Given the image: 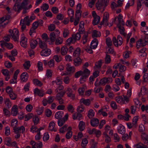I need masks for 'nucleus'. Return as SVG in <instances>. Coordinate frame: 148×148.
I'll return each instance as SVG.
<instances>
[{
  "label": "nucleus",
  "mask_w": 148,
  "mask_h": 148,
  "mask_svg": "<svg viewBox=\"0 0 148 148\" xmlns=\"http://www.w3.org/2000/svg\"><path fill=\"white\" fill-rule=\"evenodd\" d=\"M81 35L79 32L73 34L71 37L68 38L66 41V44L68 45L71 44H74L75 42L80 40Z\"/></svg>",
  "instance_id": "nucleus-1"
},
{
  "label": "nucleus",
  "mask_w": 148,
  "mask_h": 148,
  "mask_svg": "<svg viewBox=\"0 0 148 148\" xmlns=\"http://www.w3.org/2000/svg\"><path fill=\"white\" fill-rule=\"evenodd\" d=\"M9 32L12 39L15 41L18 42L19 39V32L17 28L10 29Z\"/></svg>",
  "instance_id": "nucleus-2"
},
{
  "label": "nucleus",
  "mask_w": 148,
  "mask_h": 148,
  "mask_svg": "<svg viewBox=\"0 0 148 148\" xmlns=\"http://www.w3.org/2000/svg\"><path fill=\"white\" fill-rule=\"evenodd\" d=\"M108 1V0L106 1L105 4V0H97L96 3V7L98 10H102L103 11L104 10L105 7L107 5Z\"/></svg>",
  "instance_id": "nucleus-3"
},
{
  "label": "nucleus",
  "mask_w": 148,
  "mask_h": 148,
  "mask_svg": "<svg viewBox=\"0 0 148 148\" xmlns=\"http://www.w3.org/2000/svg\"><path fill=\"white\" fill-rule=\"evenodd\" d=\"M109 14L107 12H105L103 14V19L101 22V24H104L105 25H107L109 27L111 26L112 25V23H108Z\"/></svg>",
  "instance_id": "nucleus-4"
},
{
  "label": "nucleus",
  "mask_w": 148,
  "mask_h": 148,
  "mask_svg": "<svg viewBox=\"0 0 148 148\" xmlns=\"http://www.w3.org/2000/svg\"><path fill=\"white\" fill-rule=\"evenodd\" d=\"M112 40L114 45L116 47L121 46L123 43L122 38L120 36H118L117 39L114 37Z\"/></svg>",
  "instance_id": "nucleus-5"
},
{
  "label": "nucleus",
  "mask_w": 148,
  "mask_h": 148,
  "mask_svg": "<svg viewBox=\"0 0 148 148\" xmlns=\"http://www.w3.org/2000/svg\"><path fill=\"white\" fill-rule=\"evenodd\" d=\"M20 44L23 47L25 48L27 45V39L23 34H22L21 36Z\"/></svg>",
  "instance_id": "nucleus-6"
},
{
  "label": "nucleus",
  "mask_w": 148,
  "mask_h": 148,
  "mask_svg": "<svg viewBox=\"0 0 148 148\" xmlns=\"http://www.w3.org/2000/svg\"><path fill=\"white\" fill-rule=\"evenodd\" d=\"M65 92L68 97L73 100L75 99V95L73 93V91L71 88L69 87L67 88Z\"/></svg>",
  "instance_id": "nucleus-7"
},
{
  "label": "nucleus",
  "mask_w": 148,
  "mask_h": 148,
  "mask_svg": "<svg viewBox=\"0 0 148 148\" xmlns=\"http://www.w3.org/2000/svg\"><path fill=\"white\" fill-rule=\"evenodd\" d=\"M29 16H26L23 20H21L20 21V25L21 26V29L22 30H24L26 26L25 25L26 24L27 25H29L30 22L28 21Z\"/></svg>",
  "instance_id": "nucleus-8"
},
{
  "label": "nucleus",
  "mask_w": 148,
  "mask_h": 148,
  "mask_svg": "<svg viewBox=\"0 0 148 148\" xmlns=\"http://www.w3.org/2000/svg\"><path fill=\"white\" fill-rule=\"evenodd\" d=\"M108 132L110 135H112L113 134V130L110 125H107L105 126L104 132L103 134H107Z\"/></svg>",
  "instance_id": "nucleus-9"
},
{
  "label": "nucleus",
  "mask_w": 148,
  "mask_h": 148,
  "mask_svg": "<svg viewBox=\"0 0 148 148\" xmlns=\"http://www.w3.org/2000/svg\"><path fill=\"white\" fill-rule=\"evenodd\" d=\"M34 94L35 95H38L40 97H42L45 94L44 91L43 90H39L38 88L34 89Z\"/></svg>",
  "instance_id": "nucleus-10"
},
{
  "label": "nucleus",
  "mask_w": 148,
  "mask_h": 148,
  "mask_svg": "<svg viewBox=\"0 0 148 148\" xmlns=\"http://www.w3.org/2000/svg\"><path fill=\"white\" fill-rule=\"evenodd\" d=\"M1 72L3 75L5 77V79L8 81L10 78V74L9 71L6 69H3L1 70Z\"/></svg>",
  "instance_id": "nucleus-11"
},
{
  "label": "nucleus",
  "mask_w": 148,
  "mask_h": 148,
  "mask_svg": "<svg viewBox=\"0 0 148 148\" xmlns=\"http://www.w3.org/2000/svg\"><path fill=\"white\" fill-rule=\"evenodd\" d=\"M117 131L119 134H123L125 132V127L122 124H119L117 127Z\"/></svg>",
  "instance_id": "nucleus-12"
},
{
  "label": "nucleus",
  "mask_w": 148,
  "mask_h": 148,
  "mask_svg": "<svg viewBox=\"0 0 148 148\" xmlns=\"http://www.w3.org/2000/svg\"><path fill=\"white\" fill-rule=\"evenodd\" d=\"M112 79L111 77H105L101 79L100 80V84L101 85H105L107 83H110L112 82Z\"/></svg>",
  "instance_id": "nucleus-13"
},
{
  "label": "nucleus",
  "mask_w": 148,
  "mask_h": 148,
  "mask_svg": "<svg viewBox=\"0 0 148 148\" xmlns=\"http://www.w3.org/2000/svg\"><path fill=\"white\" fill-rule=\"evenodd\" d=\"M10 16L9 15L3 17L0 19V26H1V24H2L5 21L6 22L3 23L4 26L7 25L8 23V20L10 18Z\"/></svg>",
  "instance_id": "nucleus-14"
},
{
  "label": "nucleus",
  "mask_w": 148,
  "mask_h": 148,
  "mask_svg": "<svg viewBox=\"0 0 148 148\" xmlns=\"http://www.w3.org/2000/svg\"><path fill=\"white\" fill-rule=\"evenodd\" d=\"M51 53V51L50 49H45L41 51L40 55L42 56H47L50 55Z\"/></svg>",
  "instance_id": "nucleus-15"
},
{
  "label": "nucleus",
  "mask_w": 148,
  "mask_h": 148,
  "mask_svg": "<svg viewBox=\"0 0 148 148\" xmlns=\"http://www.w3.org/2000/svg\"><path fill=\"white\" fill-rule=\"evenodd\" d=\"M48 130L49 131L56 132L57 130L55 127V123L53 121H51L49 124Z\"/></svg>",
  "instance_id": "nucleus-16"
},
{
  "label": "nucleus",
  "mask_w": 148,
  "mask_h": 148,
  "mask_svg": "<svg viewBox=\"0 0 148 148\" xmlns=\"http://www.w3.org/2000/svg\"><path fill=\"white\" fill-rule=\"evenodd\" d=\"M117 18H118L117 21H118V23L117 26H118V25H125V22L122 19V16L121 14H119L118 17H116L115 19Z\"/></svg>",
  "instance_id": "nucleus-17"
},
{
  "label": "nucleus",
  "mask_w": 148,
  "mask_h": 148,
  "mask_svg": "<svg viewBox=\"0 0 148 148\" xmlns=\"http://www.w3.org/2000/svg\"><path fill=\"white\" fill-rule=\"evenodd\" d=\"M49 38L50 41L49 43V44L51 45L56 40V35L54 32H52L50 34Z\"/></svg>",
  "instance_id": "nucleus-18"
},
{
  "label": "nucleus",
  "mask_w": 148,
  "mask_h": 148,
  "mask_svg": "<svg viewBox=\"0 0 148 148\" xmlns=\"http://www.w3.org/2000/svg\"><path fill=\"white\" fill-rule=\"evenodd\" d=\"M18 107L17 106L14 105L11 108V113L13 116L16 115L18 114Z\"/></svg>",
  "instance_id": "nucleus-19"
},
{
  "label": "nucleus",
  "mask_w": 148,
  "mask_h": 148,
  "mask_svg": "<svg viewBox=\"0 0 148 148\" xmlns=\"http://www.w3.org/2000/svg\"><path fill=\"white\" fill-rule=\"evenodd\" d=\"M90 123L92 127H97L99 123V121L98 119L94 118L91 120Z\"/></svg>",
  "instance_id": "nucleus-20"
},
{
  "label": "nucleus",
  "mask_w": 148,
  "mask_h": 148,
  "mask_svg": "<svg viewBox=\"0 0 148 148\" xmlns=\"http://www.w3.org/2000/svg\"><path fill=\"white\" fill-rule=\"evenodd\" d=\"M73 118L74 120L77 119L80 120L82 119V115L79 113H76L73 114L72 115Z\"/></svg>",
  "instance_id": "nucleus-21"
},
{
  "label": "nucleus",
  "mask_w": 148,
  "mask_h": 148,
  "mask_svg": "<svg viewBox=\"0 0 148 148\" xmlns=\"http://www.w3.org/2000/svg\"><path fill=\"white\" fill-rule=\"evenodd\" d=\"M98 42L96 39H94L91 42L90 44V47L93 49H96L98 45Z\"/></svg>",
  "instance_id": "nucleus-22"
},
{
  "label": "nucleus",
  "mask_w": 148,
  "mask_h": 148,
  "mask_svg": "<svg viewBox=\"0 0 148 148\" xmlns=\"http://www.w3.org/2000/svg\"><path fill=\"white\" fill-rule=\"evenodd\" d=\"M28 78V75L27 72L23 73L21 76V79L23 82H26Z\"/></svg>",
  "instance_id": "nucleus-23"
},
{
  "label": "nucleus",
  "mask_w": 148,
  "mask_h": 148,
  "mask_svg": "<svg viewBox=\"0 0 148 148\" xmlns=\"http://www.w3.org/2000/svg\"><path fill=\"white\" fill-rule=\"evenodd\" d=\"M80 102L81 103H83L86 106H88L90 103V101L88 99H85L84 98H82L80 99Z\"/></svg>",
  "instance_id": "nucleus-24"
},
{
  "label": "nucleus",
  "mask_w": 148,
  "mask_h": 148,
  "mask_svg": "<svg viewBox=\"0 0 148 148\" xmlns=\"http://www.w3.org/2000/svg\"><path fill=\"white\" fill-rule=\"evenodd\" d=\"M146 50L145 47H143L142 49L139 51V56L141 58L146 56L147 55L145 51Z\"/></svg>",
  "instance_id": "nucleus-25"
},
{
  "label": "nucleus",
  "mask_w": 148,
  "mask_h": 148,
  "mask_svg": "<svg viewBox=\"0 0 148 148\" xmlns=\"http://www.w3.org/2000/svg\"><path fill=\"white\" fill-rule=\"evenodd\" d=\"M66 67L67 71L70 73H72L75 71L74 67L73 66H71L69 64H67Z\"/></svg>",
  "instance_id": "nucleus-26"
},
{
  "label": "nucleus",
  "mask_w": 148,
  "mask_h": 148,
  "mask_svg": "<svg viewBox=\"0 0 148 148\" xmlns=\"http://www.w3.org/2000/svg\"><path fill=\"white\" fill-rule=\"evenodd\" d=\"M37 40H39V44L41 48L45 49L47 48V45L45 42H43L39 38H38Z\"/></svg>",
  "instance_id": "nucleus-27"
},
{
  "label": "nucleus",
  "mask_w": 148,
  "mask_h": 148,
  "mask_svg": "<svg viewBox=\"0 0 148 148\" xmlns=\"http://www.w3.org/2000/svg\"><path fill=\"white\" fill-rule=\"evenodd\" d=\"M42 21L41 20L35 21L33 23L32 27L36 29L39 25L42 24Z\"/></svg>",
  "instance_id": "nucleus-28"
},
{
  "label": "nucleus",
  "mask_w": 148,
  "mask_h": 148,
  "mask_svg": "<svg viewBox=\"0 0 148 148\" xmlns=\"http://www.w3.org/2000/svg\"><path fill=\"white\" fill-rule=\"evenodd\" d=\"M54 83H56L57 85H60L62 83V78L60 77H56L55 81H53L52 82V85H53Z\"/></svg>",
  "instance_id": "nucleus-29"
},
{
  "label": "nucleus",
  "mask_w": 148,
  "mask_h": 148,
  "mask_svg": "<svg viewBox=\"0 0 148 148\" xmlns=\"http://www.w3.org/2000/svg\"><path fill=\"white\" fill-rule=\"evenodd\" d=\"M74 64L75 66H78L80 65L82 63V60L79 57L74 59Z\"/></svg>",
  "instance_id": "nucleus-30"
},
{
  "label": "nucleus",
  "mask_w": 148,
  "mask_h": 148,
  "mask_svg": "<svg viewBox=\"0 0 148 148\" xmlns=\"http://www.w3.org/2000/svg\"><path fill=\"white\" fill-rule=\"evenodd\" d=\"M146 94H147V91L146 88L143 86L141 88L140 92L138 94V95L139 97H141Z\"/></svg>",
  "instance_id": "nucleus-31"
},
{
  "label": "nucleus",
  "mask_w": 148,
  "mask_h": 148,
  "mask_svg": "<svg viewBox=\"0 0 148 148\" xmlns=\"http://www.w3.org/2000/svg\"><path fill=\"white\" fill-rule=\"evenodd\" d=\"M116 102L118 103L121 104L125 103V101L123 98L121 96H118L115 98Z\"/></svg>",
  "instance_id": "nucleus-32"
},
{
  "label": "nucleus",
  "mask_w": 148,
  "mask_h": 148,
  "mask_svg": "<svg viewBox=\"0 0 148 148\" xmlns=\"http://www.w3.org/2000/svg\"><path fill=\"white\" fill-rule=\"evenodd\" d=\"M38 44L37 41L35 40H31L30 42V47L32 49H34Z\"/></svg>",
  "instance_id": "nucleus-33"
},
{
  "label": "nucleus",
  "mask_w": 148,
  "mask_h": 148,
  "mask_svg": "<svg viewBox=\"0 0 148 148\" xmlns=\"http://www.w3.org/2000/svg\"><path fill=\"white\" fill-rule=\"evenodd\" d=\"M12 141V139L10 137H6L4 139V144L8 146L11 145L10 143Z\"/></svg>",
  "instance_id": "nucleus-34"
},
{
  "label": "nucleus",
  "mask_w": 148,
  "mask_h": 148,
  "mask_svg": "<svg viewBox=\"0 0 148 148\" xmlns=\"http://www.w3.org/2000/svg\"><path fill=\"white\" fill-rule=\"evenodd\" d=\"M103 137L104 138L105 142L107 143H109L111 141V139L108 135V134H103Z\"/></svg>",
  "instance_id": "nucleus-35"
},
{
  "label": "nucleus",
  "mask_w": 148,
  "mask_h": 148,
  "mask_svg": "<svg viewBox=\"0 0 148 148\" xmlns=\"http://www.w3.org/2000/svg\"><path fill=\"white\" fill-rule=\"evenodd\" d=\"M68 51V48L66 46H63L61 49V54L62 56H64L67 53Z\"/></svg>",
  "instance_id": "nucleus-36"
},
{
  "label": "nucleus",
  "mask_w": 148,
  "mask_h": 148,
  "mask_svg": "<svg viewBox=\"0 0 148 148\" xmlns=\"http://www.w3.org/2000/svg\"><path fill=\"white\" fill-rule=\"evenodd\" d=\"M63 111H58L56 113L55 115V117L56 119H60L63 116Z\"/></svg>",
  "instance_id": "nucleus-37"
},
{
  "label": "nucleus",
  "mask_w": 148,
  "mask_h": 148,
  "mask_svg": "<svg viewBox=\"0 0 148 148\" xmlns=\"http://www.w3.org/2000/svg\"><path fill=\"white\" fill-rule=\"evenodd\" d=\"M4 102L7 108H10L11 107L12 103L9 99H6L4 101Z\"/></svg>",
  "instance_id": "nucleus-38"
},
{
  "label": "nucleus",
  "mask_w": 148,
  "mask_h": 148,
  "mask_svg": "<svg viewBox=\"0 0 148 148\" xmlns=\"http://www.w3.org/2000/svg\"><path fill=\"white\" fill-rule=\"evenodd\" d=\"M101 36V34L99 32L96 30H93L92 34V36L93 38L99 37Z\"/></svg>",
  "instance_id": "nucleus-39"
},
{
  "label": "nucleus",
  "mask_w": 148,
  "mask_h": 148,
  "mask_svg": "<svg viewBox=\"0 0 148 148\" xmlns=\"http://www.w3.org/2000/svg\"><path fill=\"white\" fill-rule=\"evenodd\" d=\"M63 42V38L60 37H58L56 39L55 44L56 45H58L62 44Z\"/></svg>",
  "instance_id": "nucleus-40"
},
{
  "label": "nucleus",
  "mask_w": 148,
  "mask_h": 148,
  "mask_svg": "<svg viewBox=\"0 0 148 148\" xmlns=\"http://www.w3.org/2000/svg\"><path fill=\"white\" fill-rule=\"evenodd\" d=\"M53 71L51 69H48L46 71L45 76L48 78H51L52 75Z\"/></svg>",
  "instance_id": "nucleus-41"
},
{
  "label": "nucleus",
  "mask_w": 148,
  "mask_h": 148,
  "mask_svg": "<svg viewBox=\"0 0 148 148\" xmlns=\"http://www.w3.org/2000/svg\"><path fill=\"white\" fill-rule=\"evenodd\" d=\"M81 53V49L79 47H77L73 53V56L75 57L79 56Z\"/></svg>",
  "instance_id": "nucleus-42"
},
{
  "label": "nucleus",
  "mask_w": 148,
  "mask_h": 148,
  "mask_svg": "<svg viewBox=\"0 0 148 148\" xmlns=\"http://www.w3.org/2000/svg\"><path fill=\"white\" fill-rule=\"evenodd\" d=\"M83 136V134L82 132H79L78 133L77 135H74L73 136V139L75 141H77L79 139H80Z\"/></svg>",
  "instance_id": "nucleus-43"
},
{
  "label": "nucleus",
  "mask_w": 148,
  "mask_h": 148,
  "mask_svg": "<svg viewBox=\"0 0 148 148\" xmlns=\"http://www.w3.org/2000/svg\"><path fill=\"white\" fill-rule=\"evenodd\" d=\"M69 130L68 132L66 134V138L67 139H69L71 138L72 135V132L70 131L71 130V127H69L68 129Z\"/></svg>",
  "instance_id": "nucleus-44"
},
{
  "label": "nucleus",
  "mask_w": 148,
  "mask_h": 148,
  "mask_svg": "<svg viewBox=\"0 0 148 148\" xmlns=\"http://www.w3.org/2000/svg\"><path fill=\"white\" fill-rule=\"evenodd\" d=\"M21 0H14V1L16 3L15 4L13 8L16 11H18L19 10V6L17 3H19Z\"/></svg>",
  "instance_id": "nucleus-45"
},
{
  "label": "nucleus",
  "mask_w": 148,
  "mask_h": 148,
  "mask_svg": "<svg viewBox=\"0 0 148 148\" xmlns=\"http://www.w3.org/2000/svg\"><path fill=\"white\" fill-rule=\"evenodd\" d=\"M88 35V32H86L84 33L82 40L83 44H84L87 42Z\"/></svg>",
  "instance_id": "nucleus-46"
},
{
  "label": "nucleus",
  "mask_w": 148,
  "mask_h": 148,
  "mask_svg": "<svg viewBox=\"0 0 148 148\" xmlns=\"http://www.w3.org/2000/svg\"><path fill=\"white\" fill-rule=\"evenodd\" d=\"M79 130L82 131L84 130L85 128V123L82 121H81L79 124Z\"/></svg>",
  "instance_id": "nucleus-47"
},
{
  "label": "nucleus",
  "mask_w": 148,
  "mask_h": 148,
  "mask_svg": "<svg viewBox=\"0 0 148 148\" xmlns=\"http://www.w3.org/2000/svg\"><path fill=\"white\" fill-rule=\"evenodd\" d=\"M143 46H145L148 45V38L145 37V38L140 39Z\"/></svg>",
  "instance_id": "nucleus-48"
},
{
  "label": "nucleus",
  "mask_w": 148,
  "mask_h": 148,
  "mask_svg": "<svg viewBox=\"0 0 148 148\" xmlns=\"http://www.w3.org/2000/svg\"><path fill=\"white\" fill-rule=\"evenodd\" d=\"M3 114L4 116H7L9 117L10 115V111L5 108H4L3 109Z\"/></svg>",
  "instance_id": "nucleus-49"
},
{
  "label": "nucleus",
  "mask_w": 148,
  "mask_h": 148,
  "mask_svg": "<svg viewBox=\"0 0 148 148\" xmlns=\"http://www.w3.org/2000/svg\"><path fill=\"white\" fill-rule=\"evenodd\" d=\"M90 74V71L87 69H85L83 71L82 75L86 76L87 77Z\"/></svg>",
  "instance_id": "nucleus-50"
},
{
  "label": "nucleus",
  "mask_w": 148,
  "mask_h": 148,
  "mask_svg": "<svg viewBox=\"0 0 148 148\" xmlns=\"http://www.w3.org/2000/svg\"><path fill=\"white\" fill-rule=\"evenodd\" d=\"M69 34V30L67 29H64L63 32V36L64 38H66L68 37Z\"/></svg>",
  "instance_id": "nucleus-51"
},
{
  "label": "nucleus",
  "mask_w": 148,
  "mask_h": 148,
  "mask_svg": "<svg viewBox=\"0 0 148 148\" xmlns=\"http://www.w3.org/2000/svg\"><path fill=\"white\" fill-rule=\"evenodd\" d=\"M94 114L95 112L94 110L92 109H90L88 111V116L89 118H91L94 116Z\"/></svg>",
  "instance_id": "nucleus-52"
},
{
  "label": "nucleus",
  "mask_w": 148,
  "mask_h": 148,
  "mask_svg": "<svg viewBox=\"0 0 148 148\" xmlns=\"http://www.w3.org/2000/svg\"><path fill=\"white\" fill-rule=\"evenodd\" d=\"M100 18L99 16H97V17L94 18L92 21L93 25H95L97 24L98 23L100 22Z\"/></svg>",
  "instance_id": "nucleus-53"
},
{
  "label": "nucleus",
  "mask_w": 148,
  "mask_h": 148,
  "mask_svg": "<svg viewBox=\"0 0 148 148\" xmlns=\"http://www.w3.org/2000/svg\"><path fill=\"white\" fill-rule=\"evenodd\" d=\"M138 116H136L134 117L132 119V124L135 126H137V122L138 119Z\"/></svg>",
  "instance_id": "nucleus-54"
},
{
  "label": "nucleus",
  "mask_w": 148,
  "mask_h": 148,
  "mask_svg": "<svg viewBox=\"0 0 148 148\" xmlns=\"http://www.w3.org/2000/svg\"><path fill=\"white\" fill-rule=\"evenodd\" d=\"M53 59L57 62H59L62 60L61 56L57 55H55L53 56Z\"/></svg>",
  "instance_id": "nucleus-55"
},
{
  "label": "nucleus",
  "mask_w": 148,
  "mask_h": 148,
  "mask_svg": "<svg viewBox=\"0 0 148 148\" xmlns=\"http://www.w3.org/2000/svg\"><path fill=\"white\" fill-rule=\"evenodd\" d=\"M49 8V5L45 3L41 6L40 8L43 11H46Z\"/></svg>",
  "instance_id": "nucleus-56"
},
{
  "label": "nucleus",
  "mask_w": 148,
  "mask_h": 148,
  "mask_svg": "<svg viewBox=\"0 0 148 148\" xmlns=\"http://www.w3.org/2000/svg\"><path fill=\"white\" fill-rule=\"evenodd\" d=\"M11 145H9L8 147H14L15 148H19L18 147L17 143L15 141H12L10 143Z\"/></svg>",
  "instance_id": "nucleus-57"
},
{
  "label": "nucleus",
  "mask_w": 148,
  "mask_h": 148,
  "mask_svg": "<svg viewBox=\"0 0 148 148\" xmlns=\"http://www.w3.org/2000/svg\"><path fill=\"white\" fill-rule=\"evenodd\" d=\"M33 114L32 113H28L26 114L25 116V121H27L31 119L33 116Z\"/></svg>",
  "instance_id": "nucleus-58"
},
{
  "label": "nucleus",
  "mask_w": 148,
  "mask_h": 148,
  "mask_svg": "<svg viewBox=\"0 0 148 148\" xmlns=\"http://www.w3.org/2000/svg\"><path fill=\"white\" fill-rule=\"evenodd\" d=\"M118 27L119 29V31L120 34L124 36L125 35V33L124 32L125 29L124 27L123 26H121V25H118Z\"/></svg>",
  "instance_id": "nucleus-59"
},
{
  "label": "nucleus",
  "mask_w": 148,
  "mask_h": 148,
  "mask_svg": "<svg viewBox=\"0 0 148 148\" xmlns=\"http://www.w3.org/2000/svg\"><path fill=\"white\" fill-rule=\"evenodd\" d=\"M9 96L10 98L13 100H15L17 97V94L14 92H13L9 94Z\"/></svg>",
  "instance_id": "nucleus-60"
},
{
  "label": "nucleus",
  "mask_w": 148,
  "mask_h": 148,
  "mask_svg": "<svg viewBox=\"0 0 148 148\" xmlns=\"http://www.w3.org/2000/svg\"><path fill=\"white\" fill-rule=\"evenodd\" d=\"M106 43L108 47H111L112 43L111 39L109 38H107L106 39Z\"/></svg>",
  "instance_id": "nucleus-61"
},
{
  "label": "nucleus",
  "mask_w": 148,
  "mask_h": 148,
  "mask_svg": "<svg viewBox=\"0 0 148 148\" xmlns=\"http://www.w3.org/2000/svg\"><path fill=\"white\" fill-rule=\"evenodd\" d=\"M57 93L56 95V98H60L64 96L65 93V92L64 91H62L60 92H58Z\"/></svg>",
  "instance_id": "nucleus-62"
},
{
  "label": "nucleus",
  "mask_w": 148,
  "mask_h": 148,
  "mask_svg": "<svg viewBox=\"0 0 148 148\" xmlns=\"http://www.w3.org/2000/svg\"><path fill=\"white\" fill-rule=\"evenodd\" d=\"M140 30L142 32L146 35H148V27H143L140 28Z\"/></svg>",
  "instance_id": "nucleus-63"
},
{
  "label": "nucleus",
  "mask_w": 148,
  "mask_h": 148,
  "mask_svg": "<svg viewBox=\"0 0 148 148\" xmlns=\"http://www.w3.org/2000/svg\"><path fill=\"white\" fill-rule=\"evenodd\" d=\"M94 134H95L96 137L98 138L101 136V133L100 130L95 129Z\"/></svg>",
  "instance_id": "nucleus-64"
}]
</instances>
